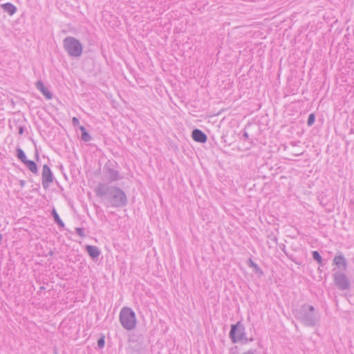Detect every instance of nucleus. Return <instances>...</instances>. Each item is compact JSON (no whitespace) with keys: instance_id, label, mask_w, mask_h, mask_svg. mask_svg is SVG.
<instances>
[{"instance_id":"f257e3e1","label":"nucleus","mask_w":354,"mask_h":354,"mask_svg":"<svg viewBox=\"0 0 354 354\" xmlns=\"http://www.w3.org/2000/svg\"><path fill=\"white\" fill-rule=\"evenodd\" d=\"M95 195L106 200V205L112 207H123L128 203L125 192L118 187L100 183L94 189Z\"/></svg>"},{"instance_id":"f03ea898","label":"nucleus","mask_w":354,"mask_h":354,"mask_svg":"<svg viewBox=\"0 0 354 354\" xmlns=\"http://www.w3.org/2000/svg\"><path fill=\"white\" fill-rule=\"evenodd\" d=\"M297 320L308 327H315L320 322V314L318 310L308 304H304L299 308L293 310Z\"/></svg>"},{"instance_id":"7ed1b4c3","label":"nucleus","mask_w":354,"mask_h":354,"mask_svg":"<svg viewBox=\"0 0 354 354\" xmlns=\"http://www.w3.org/2000/svg\"><path fill=\"white\" fill-rule=\"evenodd\" d=\"M63 47L68 55L72 57H79L82 54V45L74 37L68 36L65 37L63 40Z\"/></svg>"},{"instance_id":"20e7f679","label":"nucleus","mask_w":354,"mask_h":354,"mask_svg":"<svg viewBox=\"0 0 354 354\" xmlns=\"http://www.w3.org/2000/svg\"><path fill=\"white\" fill-rule=\"evenodd\" d=\"M120 322L127 330H131L136 326V317L134 311L129 307H124L120 313Z\"/></svg>"},{"instance_id":"39448f33","label":"nucleus","mask_w":354,"mask_h":354,"mask_svg":"<svg viewBox=\"0 0 354 354\" xmlns=\"http://www.w3.org/2000/svg\"><path fill=\"white\" fill-rule=\"evenodd\" d=\"M229 337L232 343L252 342L253 338L248 339L245 336V328L241 321L236 324H232L229 333Z\"/></svg>"},{"instance_id":"423d86ee","label":"nucleus","mask_w":354,"mask_h":354,"mask_svg":"<svg viewBox=\"0 0 354 354\" xmlns=\"http://www.w3.org/2000/svg\"><path fill=\"white\" fill-rule=\"evenodd\" d=\"M333 281L337 288L340 290H348L351 288V282L348 277L342 271H335L333 269Z\"/></svg>"},{"instance_id":"0eeeda50","label":"nucleus","mask_w":354,"mask_h":354,"mask_svg":"<svg viewBox=\"0 0 354 354\" xmlns=\"http://www.w3.org/2000/svg\"><path fill=\"white\" fill-rule=\"evenodd\" d=\"M55 177L47 165H44L41 172V181L44 189H47L50 187V184L53 182Z\"/></svg>"},{"instance_id":"6e6552de","label":"nucleus","mask_w":354,"mask_h":354,"mask_svg":"<svg viewBox=\"0 0 354 354\" xmlns=\"http://www.w3.org/2000/svg\"><path fill=\"white\" fill-rule=\"evenodd\" d=\"M333 265H335L339 270L343 272L347 269L348 263L344 254L342 252L336 254L333 259Z\"/></svg>"},{"instance_id":"1a4fd4ad","label":"nucleus","mask_w":354,"mask_h":354,"mask_svg":"<svg viewBox=\"0 0 354 354\" xmlns=\"http://www.w3.org/2000/svg\"><path fill=\"white\" fill-rule=\"evenodd\" d=\"M104 171L109 183L117 181L122 178V177L120 176L118 171L113 169L106 165H105L104 167Z\"/></svg>"},{"instance_id":"9d476101","label":"nucleus","mask_w":354,"mask_h":354,"mask_svg":"<svg viewBox=\"0 0 354 354\" xmlns=\"http://www.w3.org/2000/svg\"><path fill=\"white\" fill-rule=\"evenodd\" d=\"M192 139L200 143H205L207 140V135L201 129H195L192 132Z\"/></svg>"},{"instance_id":"9b49d317","label":"nucleus","mask_w":354,"mask_h":354,"mask_svg":"<svg viewBox=\"0 0 354 354\" xmlns=\"http://www.w3.org/2000/svg\"><path fill=\"white\" fill-rule=\"evenodd\" d=\"M36 88L45 96V97L48 100H51L53 97V94L50 91L46 88L44 84L39 80L35 84Z\"/></svg>"},{"instance_id":"f8f14e48","label":"nucleus","mask_w":354,"mask_h":354,"mask_svg":"<svg viewBox=\"0 0 354 354\" xmlns=\"http://www.w3.org/2000/svg\"><path fill=\"white\" fill-rule=\"evenodd\" d=\"M86 251L92 259H97L100 255V249L95 245H88L86 246Z\"/></svg>"},{"instance_id":"ddd939ff","label":"nucleus","mask_w":354,"mask_h":354,"mask_svg":"<svg viewBox=\"0 0 354 354\" xmlns=\"http://www.w3.org/2000/svg\"><path fill=\"white\" fill-rule=\"evenodd\" d=\"M247 265L253 269V272L257 274L259 277H261L263 275V272L261 269V268L252 261L251 258H250L247 261Z\"/></svg>"},{"instance_id":"4468645a","label":"nucleus","mask_w":354,"mask_h":354,"mask_svg":"<svg viewBox=\"0 0 354 354\" xmlns=\"http://www.w3.org/2000/svg\"><path fill=\"white\" fill-rule=\"evenodd\" d=\"M24 164L27 167V168L34 174H38V167L36 162L33 160H27Z\"/></svg>"},{"instance_id":"2eb2a0df","label":"nucleus","mask_w":354,"mask_h":354,"mask_svg":"<svg viewBox=\"0 0 354 354\" xmlns=\"http://www.w3.org/2000/svg\"><path fill=\"white\" fill-rule=\"evenodd\" d=\"M4 12L8 13L10 15H14L17 11V8L11 3H6L1 5Z\"/></svg>"},{"instance_id":"dca6fc26","label":"nucleus","mask_w":354,"mask_h":354,"mask_svg":"<svg viewBox=\"0 0 354 354\" xmlns=\"http://www.w3.org/2000/svg\"><path fill=\"white\" fill-rule=\"evenodd\" d=\"M51 215L53 217L55 223H57V225L60 228H63L64 229V227H65V224L64 223L62 220L60 218L59 214H57V211H56V209L55 208H53L52 209Z\"/></svg>"},{"instance_id":"f3484780","label":"nucleus","mask_w":354,"mask_h":354,"mask_svg":"<svg viewBox=\"0 0 354 354\" xmlns=\"http://www.w3.org/2000/svg\"><path fill=\"white\" fill-rule=\"evenodd\" d=\"M79 129L81 131V138L82 140L89 142L92 140V137L84 126H80Z\"/></svg>"},{"instance_id":"a211bd4d","label":"nucleus","mask_w":354,"mask_h":354,"mask_svg":"<svg viewBox=\"0 0 354 354\" xmlns=\"http://www.w3.org/2000/svg\"><path fill=\"white\" fill-rule=\"evenodd\" d=\"M16 156L17 158L20 160L23 163L28 160L23 149L19 147H17L16 149Z\"/></svg>"},{"instance_id":"6ab92c4d","label":"nucleus","mask_w":354,"mask_h":354,"mask_svg":"<svg viewBox=\"0 0 354 354\" xmlns=\"http://www.w3.org/2000/svg\"><path fill=\"white\" fill-rule=\"evenodd\" d=\"M315 122V114L314 113H310L308 115L307 120V125L311 127Z\"/></svg>"},{"instance_id":"aec40b11","label":"nucleus","mask_w":354,"mask_h":354,"mask_svg":"<svg viewBox=\"0 0 354 354\" xmlns=\"http://www.w3.org/2000/svg\"><path fill=\"white\" fill-rule=\"evenodd\" d=\"M105 346V337L104 335H102L101 337L97 340V346L99 348H103Z\"/></svg>"},{"instance_id":"412c9836","label":"nucleus","mask_w":354,"mask_h":354,"mask_svg":"<svg viewBox=\"0 0 354 354\" xmlns=\"http://www.w3.org/2000/svg\"><path fill=\"white\" fill-rule=\"evenodd\" d=\"M312 256H313V259L315 261H321L322 260V256L321 254H319V252L317 250H315V251H313L312 252Z\"/></svg>"},{"instance_id":"4be33fe9","label":"nucleus","mask_w":354,"mask_h":354,"mask_svg":"<svg viewBox=\"0 0 354 354\" xmlns=\"http://www.w3.org/2000/svg\"><path fill=\"white\" fill-rule=\"evenodd\" d=\"M75 232L82 238H84L86 236L84 228L76 227L75 228Z\"/></svg>"},{"instance_id":"5701e85b","label":"nucleus","mask_w":354,"mask_h":354,"mask_svg":"<svg viewBox=\"0 0 354 354\" xmlns=\"http://www.w3.org/2000/svg\"><path fill=\"white\" fill-rule=\"evenodd\" d=\"M281 250L284 252V254H286V255L288 257L289 259H290L291 261L295 262L297 264H299L297 262H296L293 258H292V255H289L288 254V252H286V245H283V248H281Z\"/></svg>"},{"instance_id":"b1692460","label":"nucleus","mask_w":354,"mask_h":354,"mask_svg":"<svg viewBox=\"0 0 354 354\" xmlns=\"http://www.w3.org/2000/svg\"><path fill=\"white\" fill-rule=\"evenodd\" d=\"M268 237L269 239H270L271 241H272L275 244L277 243V241H278L277 237L275 235H274L273 234H269Z\"/></svg>"},{"instance_id":"393cba45","label":"nucleus","mask_w":354,"mask_h":354,"mask_svg":"<svg viewBox=\"0 0 354 354\" xmlns=\"http://www.w3.org/2000/svg\"><path fill=\"white\" fill-rule=\"evenodd\" d=\"M72 124L74 127H77L80 124L79 119L76 117L72 118Z\"/></svg>"},{"instance_id":"a878e982","label":"nucleus","mask_w":354,"mask_h":354,"mask_svg":"<svg viewBox=\"0 0 354 354\" xmlns=\"http://www.w3.org/2000/svg\"><path fill=\"white\" fill-rule=\"evenodd\" d=\"M238 350V346H234L230 349V354H236Z\"/></svg>"},{"instance_id":"bb28decb","label":"nucleus","mask_w":354,"mask_h":354,"mask_svg":"<svg viewBox=\"0 0 354 354\" xmlns=\"http://www.w3.org/2000/svg\"><path fill=\"white\" fill-rule=\"evenodd\" d=\"M257 351L254 349H250L247 351L243 352L242 354H256Z\"/></svg>"},{"instance_id":"cd10ccee","label":"nucleus","mask_w":354,"mask_h":354,"mask_svg":"<svg viewBox=\"0 0 354 354\" xmlns=\"http://www.w3.org/2000/svg\"><path fill=\"white\" fill-rule=\"evenodd\" d=\"M24 129H25V128L24 126H19V127H18L19 134L21 136L23 135V133L24 132Z\"/></svg>"},{"instance_id":"c85d7f7f","label":"nucleus","mask_w":354,"mask_h":354,"mask_svg":"<svg viewBox=\"0 0 354 354\" xmlns=\"http://www.w3.org/2000/svg\"><path fill=\"white\" fill-rule=\"evenodd\" d=\"M243 136V138L245 140L248 139L249 136H248V132H247L245 130H244V131H243V136Z\"/></svg>"},{"instance_id":"c756f323","label":"nucleus","mask_w":354,"mask_h":354,"mask_svg":"<svg viewBox=\"0 0 354 354\" xmlns=\"http://www.w3.org/2000/svg\"><path fill=\"white\" fill-rule=\"evenodd\" d=\"M35 157L36 160L39 161V152H38L37 149L35 150Z\"/></svg>"},{"instance_id":"7c9ffc66","label":"nucleus","mask_w":354,"mask_h":354,"mask_svg":"<svg viewBox=\"0 0 354 354\" xmlns=\"http://www.w3.org/2000/svg\"><path fill=\"white\" fill-rule=\"evenodd\" d=\"M19 183L21 187H24L26 185V181L24 180H20Z\"/></svg>"},{"instance_id":"2f4dec72","label":"nucleus","mask_w":354,"mask_h":354,"mask_svg":"<svg viewBox=\"0 0 354 354\" xmlns=\"http://www.w3.org/2000/svg\"><path fill=\"white\" fill-rule=\"evenodd\" d=\"M317 263L319 264V266H324V265H325V263H326V262L323 260V259H322V260H321V261H319H319H317Z\"/></svg>"},{"instance_id":"473e14b6","label":"nucleus","mask_w":354,"mask_h":354,"mask_svg":"<svg viewBox=\"0 0 354 354\" xmlns=\"http://www.w3.org/2000/svg\"><path fill=\"white\" fill-rule=\"evenodd\" d=\"M350 133H354V130L353 129H351Z\"/></svg>"},{"instance_id":"72a5a7b5","label":"nucleus","mask_w":354,"mask_h":354,"mask_svg":"<svg viewBox=\"0 0 354 354\" xmlns=\"http://www.w3.org/2000/svg\"><path fill=\"white\" fill-rule=\"evenodd\" d=\"M1 239H2V235L0 234V241H1Z\"/></svg>"}]
</instances>
